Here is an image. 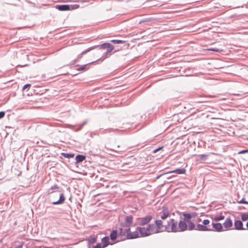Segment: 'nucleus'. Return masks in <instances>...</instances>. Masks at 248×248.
<instances>
[{"label":"nucleus","instance_id":"obj_1","mask_svg":"<svg viewBox=\"0 0 248 248\" xmlns=\"http://www.w3.org/2000/svg\"><path fill=\"white\" fill-rule=\"evenodd\" d=\"M155 222L160 232L166 231L168 232H180L186 230L187 228V224L183 220L179 222L178 226H177V221L174 219H171L167 222L157 219Z\"/></svg>","mask_w":248,"mask_h":248},{"label":"nucleus","instance_id":"obj_2","mask_svg":"<svg viewBox=\"0 0 248 248\" xmlns=\"http://www.w3.org/2000/svg\"><path fill=\"white\" fill-rule=\"evenodd\" d=\"M160 232L156 229L154 224H149L146 227H138L136 231L127 233V236L129 239H134L139 237H143Z\"/></svg>","mask_w":248,"mask_h":248},{"label":"nucleus","instance_id":"obj_3","mask_svg":"<svg viewBox=\"0 0 248 248\" xmlns=\"http://www.w3.org/2000/svg\"><path fill=\"white\" fill-rule=\"evenodd\" d=\"M170 215L169 209L165 207H163L162 211L159 212L157 215L158 219L162 220L163 222H165L164 220L168 217Z\"/></svg>","mask_w":248,"mask_h":248},{"label":"nucleus","instance_id":"obj_4","mask_svg":"<svg viewBox=\"0 0 248 248\" xmlns=\"http://www.w3.org/2000/svg\"><path fill=\"white\" fill-rule=\"evenodd\" d=\"M99 47L101 49H107V54H109L114 49V46L109 43H104Z\"/></svg>","mask_w":248,"mask_h":248},{"label":"nucleus","instance_id":"obj_5","mask_svg":"<svg viewBox=\"0 0 248 248\" xmlns=\"http://www.w3.org/2000/svg\"><path fill=\"white\" fill-rule=\"evenodd\" d=\"M153 217L151 215H148L144 217H140L138 218V222L140 225H144L149 223Z\"/></svg>","mask_w":248,"mask_h":248},{"label":"nucleus","instance_id":"obj_6","mask_svg":"<svg viewBox=\"0 0 248 248\" xmlns=\"http://www.w3.org/2000/svg\"><path fill=\"white\" fill-rule=\"evenodd\" d=\"M223 226L226 230H231L232 226V219L230 217L227 218L223 223Z\"/></svg>","mask_w":248,"mask_h":248},{"label":"nucleus","instance_id":"obj_7","mask_svg":"<svg viewBox=\"0 0 248 248\" xmlns=\"http://www.w3.org/2000/svg\"><path fill=\"white\" fill-rule=\"evenodd\" d=\"M213 227L217 232H221L223 231V227L220 223H213Z\"/></svg>","mask_w":248,"mask_h":248},{"label":"nucleus","instance_id":"obj_8","mask_svg":"<svg viewBox=\"0 0 248 248\" xmlns=\"http://www.w3.org/2000/svg\"><path fill=\"white\" fill-rule=\"evenodd\" d=\"M243 226L242 222L240 220H236L234 222L235 229L236 230H244V229L243 228Z\"/></svg>","mask_w":248,"mask_h":248},{"label":"nucleus","instance_id":"obj_9","mask_svg":"<svg viewBox=\"0 0 248 248\" xmlns=\"http://www.w3.org/2000/svg\"><path fill=\"white\" fill-rule=\"evenodd\" d=\"M56 7L60 11H68L70 10V6L68 5H57Z\"/></svg>","mask_w":248,"mask_h":248},{"label":"nucleus","instance_id":"obj_10","mask_svg":"<svg viewBox=\"0 0 248 248\" xmlns=\"http://www.w3.org/2000/svg\"><path fill=\"white\" fill-rule=\"evenodd\" d=\"M196 230L202 231H209L211 230L203 224H198L196 227Z\"/></svg>","mask_w":248,"mask_h":248},{"label":"nucleus","instance_id":"obj_11","mask_svg":"<svg viewBox=\"0 0 248 248\" xmlns=\"http://www.w3.org/2000/svg\"><path fill=\"white\" fill-rule=\"evenodd\" d=\"M125 225L130 226L133 223V217L132 216H126L125 217Z\"/></svg>","mask_w":248,"mask_h":248},{"label":"nucleus","instance_id":"obj_12","mask_svg":"<svg viewBox=\"0 0 248 248\" xmlns=\"http://www.w3.org/2000/svg\"><path fill=\"white\" fill-rule=\"evenodd\" d=\"M102 243L103 244V248L107 247L109 244V238L108 236L104 237L102 239Z\"/></svg>","mask_w":248,"mask_h":248},{"label":"nucleus","instance_id":"obj_13","mask_svg":"<svg viewBox=\"0 0 248 248\" xmlns=\"http://www.w3.org/2000/svg\"><path fill=\"white\" fill-rule=\"evenodd\" d=\"M65 201V198L63 194H61L60 196V199L57 202H53V204H59L62 203Z\"/></svg>","mask_w":248,"mask_h":248},{"label":"nucleus","instance_id":"obj_14","mask_svg":"<svg viewBox=\"0 0 248 248\" xmlns=\"http://www.w3.org/2000/svg\"><path fill=\"white\" fill-rule=\"evenodd\" d=\"M186 172V170L185 169H176L174 170L171 171L170 173H176L177 174H185Z\"/></svg>","mask_w":248,"mask_h":248},{"label":"nucleus","instance_id":"obj_15","mask_svg":"<svg viewBox=\"0 0 248 248\" xmlns=\"http://www.w3.org/2000/svg\"><path fill=\"white\" fill-rule=\"evenodd\" d=\"M85 159V156L83 155H78L76 157V163L81 162Z\"/></svg>","mask_w":248,"mask_h":248},{"label":"nucleus","instance_id":"obj_16","mask_svg":"<svg viewBox=\"0 0 248 248\" xmlns=\"http://www.w3.org/2000/svg\"><path fill=\"white\" fill-rule=\"evenodd\" d=\"M89 244H92L95 243L97 241V238L94 236H90L87 240Z\"/></svg>","mask_w":248,"mask_h":248},{"label":"nucleus","instance_id":"obj_17","mask_svg":"<svg viewBox=\"0 0 248 248\" xmlns=\"http://www.w3.org/2000/svg\"><path fill=\"white\" fill-rule=\"evenodd\" d=\"M204 50H207V51H215L217 52H220L223 51V49L221 48H207V49H204Z\"/></svg>","mask_w":248,"mask_h":248},{"label":"nucleus","instance_id":"obj_18","mask_svg":"<svg viewBox=\"0 0 248 248\" xmlns=\"http://www.w3.org/2000/svg\"><path fill=\"white\" fill-rule=\"evenodd\" d=\"M117 232L116 231H113L110 235V239L112 240H114L117 238Z\"/></svg>","mask_w":248,"mask_h":248},{"label":"nucleus","instance_id":"obj_19","mask_svg":"<svg viewBox=\"0 0 248 248\" xmlns=\"http://www.w3.org/2000/svg\"><path fill=\"white\" fill-rule=\"evenodd\" d=\"M186 223H187V227L188 226L189 230H192L195 228V225L193 223L188 221H187Z\"/></svg>","mask_w":248,"mask_h":248},{"label":"nucleus","instance_id":"obj_20","mask_svg":"<svg viewBox=\"0 0 248 248\" xmlns=\"http://www.w3.org/2000/svg\"><path fill=\"white\" fill-rule=\"evenodd\" d=\"M62 155L64 157L67 158H72V157H73L74 156V154H68V153H62Z\"/></svg>","mask_w":248,"mask_h":248},{"label":"nucleus","instance_id":"obj_21","mask_svg":"<svg viewBox=\"0 0 248 248\" xmlns=\"http://www.w3.org/2000/svg\"><path fill=\"white\" fill-rule=\"evenodd\" d=\"M183 216L184 217V219L185 220H184L186 222H187V221H188V220L190 219L191 217V216L190 214H184Z\"/></svg>","mask_w":248,"mask_h":248},{"label":"nucleus","instance_id":"obj_22","mask_svg":"<svg viewBox=\"0 0 248 248\" xmlns=\"http://www.w3.org/2000/svg\"><path fill=\"white\" fill-rule=\"evenodd\" d=\"M241 219L243 221L248 220V214L244 213L241 215Z\"/></svg>","mask_w":248,"mask_h":248},{"label":"nucleus","instance_id":"obj_23","mask_svg":"<svg viewBox=\"0 0 248 248\" xmlns=\"http://www.w3.org/2000/svg\"><path fill=\"white\" fill-rule=\"evenodd\" d=\"M111 42L114 44H122L125 42L124 41L120 40H112Z\"/></svg>","mask_w":248,"mask_h":248},{"label":"nucleus","instance_id":"obj_24","mask_svg":"<svg viewBox=\"0 0 248 248\" xmlns=\"http://www.w3.org/2000/svg\"><path fill=\"white\" fill-rule=\"evenodd\" d=\"M224 217H225L224 216L220 215V216H219L217 217H216L214 218V220L215 221H219V220H223L224 218Z\"/></svg>","mask_w":248,"mask_h":248},{"label":"nucleus","instance_id":"obj_25","mask_svg":"<svg viewBox=\"0 0 248 248\" xmlns=\"http://www.w3.org/2000/svg\"><path fill=\"white\" fill-rule=\"evenodd\" d=\"M78 71H84L86 70V65H84L77 69Z\"/></svg>","mask_w":248,"mask_h":248},{"label":"nucleus","instance_id":"obj_26","mask_svg":"<svg viewBox=\"0 0 248 248\" xmlns=\"http://www.w3.org/2000/svg\"><path fill=\"white\" fill-rule=\"evenodd\" d=\"M210 223V221L208 219H205L202 221V224H203L205 226H206L207 225L209 224Z\"/></svg>","mask_w":248,"mask_h":248},{"label":"nucleus","instance_id":"obj_27","mask_svg":"<svg viewBox=\"0 0 248 248\" xmlns=\"http://www.w3.org/2000/svg\"><path fill=\"white\" fill-rule=\"evenodd\" d=\"M31 85L30 84H26L23 87V90H25L27 88H30L31 87Z\"/></svg>","mask_w":248,"mask_h":248},{"label":"nucleus","instance_id":"obj_28","mask_svg":"<svg viewBox=\"0 0 248 248\" xmlns=\"http://www.w3.org/2000/svg\"><path fill=\"white\" fill-rule=\"evenodd\" d=\"M207 156H208V155H199V157H200V158L201 159H205Z\"/></svg>","mask_w":248,"mask_h":248},{"label":"nucleus","instance_id":"obj_29","mask_svg":"<svg viewBox=\"0 0 248 248\" xmlns=\"http://www.w3.org/2000/svg\"><path fill=\"white\" fill-rule=\"evenodd\" d=\"M103 248L102 246H101V243H97L95 246L93 248Z\"/></svg>","mask_w":248,"mask_h":248},{"label":"nucleus","instance_id":"obj_30","mask_svg":"<svg viewBox=\"0 0 248 248\" xmlns=\"http://www.w3.org/2000/svg\"><path fill=\"white\" fill-rule=\"evenodd\" d=\"M5 115V112L3 111L0 112V119L2 118Z\"/></svg>","mask_w":248,"mask_h":248},{"label":"nucleus","instance_id":"obj_31","mask_svg":"<svg viewBox=\"0 0 248 248\" xmlns=\"http://www.w3.org/2000/svg\"><path fill=\"white\" fill-rule=\"evenodd\" d=\"M162 148H163V147H159L158 148L155 149V150L153 151V153H156L157 151H159V150H161Z\"/></svg>","mask_w":248,"mask_h":248},{"label":"nucleus","instance_id":"obj_32","mask_svg":"<svg viewBox=\"0 0 248 248\" xmlns=\"http://www.w3.org/2000/svg\"><path fill=\"white\" fill-rule=\"evenodd\" d=\"M248 150H242L239 152V154H244L245 153H248Z\"/></svg>","mask_w":248,"mask_h":248},{"label":"nucleus","instance_id":"obj_33","mask_svg":"<svg viewBox=\"0 0 248 248\" xmlns=\"http://www.w3.org/2000/svg\"><path fill=\"white\" fill-rule=\"evenodd\" d=\"M238 202L240 203H245V204H247L248 203V202H244L243 201H241L240 202Z\"/></svg>","mask_w":248,"mask_h":248},{"label":"nucleus","instance_id":"obj_34","mask_svg":"<svg viewBox=\"0 0 248 248\" xmlns=\"http://www.w3.org/2000/svg\"><path fill=\"white\" fill-rule=\"evenodd\" d=\"M90 50H87V51H84L82 53V54H86L87 52L89 51Z\"/></svg>","mask_w":248,"mask_h":248},{"label":"nucleus","instance_id":"obj_35","mask_svg":"<svg viewBox=\"0 0 248 248\" xmlns=\"http://www.w3.org/2000/svg\"><path fill=\"white\" fill-rule=\"evenodd\" d=\"M247 228H248V222H247Z\"/></svg>","mask_w":248,"mask_h":248},{"label":"nucleus","instance_id":"obj_36","mask_svg":"<svg viewBox=\"0 0 248 248\" xmlns=\"http://www.w3.org/2000/svg\"><path fill=\"white\" fill-rule=\"evenodd\" d=\"M177 226H178V223L177 222Z\"/></svg>","mask_w":248,"mask_h":248}]
</instances>
